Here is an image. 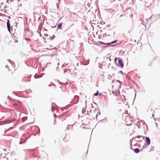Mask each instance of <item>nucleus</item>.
Returning <instances> with one entry per match:
<instances>
[{
  "mask_svg": "<svg viewBox=\"0 0 160 160\" xmlns=\"http://www.w3.org/2000/svg\"><path fill=\"white\" fill-rule=\"evenodd\" d=\"M125 117V120L126 123L128 126H130L132 124V119L130 116L128 114H125L123 115Z\"/></svg>",
  "mask_w": 160,
  "mask_h": 160,
  "instance_id": "nucleus-1",
  "label": "nucleus"
},
{
  "mask_svg": "<svg viewBox=\"0 0 160 160\" xmlns=\"http://www.w3.org/2000/svg\"><path fill=\"white\" fill-rule=\"evenodd\" d=\"M18 42V40L15 39V37H13L9 43V45L10 47H14L16 46Z\"/></svg>",
  "mask_w": 160,
  "mask_h": 160,
  "instance_id": "nucleus-2",
  "label": "nucleus"
},
{
  "mask_svg": "<svg viewBox=\"0 0 160 160\" xmlns=\"http://www.w3.org/2000/svg\"><path fill=\"white\" fill-rule=\"evenodd\" d=\"M145 138L146 139L148 145H149L150 144V140L149 138L148 137H145V136L142 137L143 139H144Z\"/></svg>",
  "mask_w": 160,
  "mask_h": 160,
  "instance_id": "nucleus-3",
  "label": "nucleus"
},
{
  "mask_svg": "<svg viewBox=\"0 0 160 160\" xmlns=\"http://www.w3.org/2000/svg\"><path fill=\"white\" fill-rule=\"evenodd\" d=\"M116 42H117V41H114L112 42H111L110 43H104L103 42H98L99 43H102V44H104V45H110L111 44L114 43H116Z\"/></svg>",
  "mask_w": 160,
  "mask_h": 160,
  "instance_id": "nucleus-4",
  "label": "nucleus"
},
{
  "mask_svg": "<svg viewBox=\"0 0 160 160\" xmlns=\"http://www.w3.org/2000/svg\"><path fill=\"white\" fill-rule=\"evenodd\" d=\"M117 84L116 87L118 89H120L121 87V82L119 80H117Z\"/></svg>",
  "mask_w": 160,
  "mask_h": 160,
  "instance_id": "nucleus-5",
  "label": "nucleus"
},
{
  "mask_svg": "<svg viewBox=\"0 0 160 160\" xmlns=\"http://www.w3.org/2000/svg\"><path fill=\"white\" fill-rule=\"evenodd\" d=\"M112 92L113 95L116 96H118L120 94V92L118 90H117L115 91H112Z\"/></svg>",
  "mask_w": 160,
  "mask_h": 160,
  "instance_id": "nucleus-6",
  "label": "nucleus"
},
{
  "mask_svg": "<svg viewBox=\"0 0 160 160\" xmlns=\"http://www.w3.org/2000/svg\"><path fill=\"white\" fill-rule=\"evenodd\" d=\"M118 63L120 65L121 68H122L124 66V64L122 61L121 60L119 59L118 61Z\"/></svg>",
  "mask_w": 160,
  "mask_h": 160,
  "instance_id": "nucleus-7",
  "label": "nucleus"
},
{
  "mask_svg": "<svg viewBox=\"0 0 160 160\" xmlns=\"http://www.w3.org/2000/svg\"><path fill=\"white\" fill-rule=\"evenodd\" d=\"M7 26L8 30L10 32V21L9 20H8L7 22Z\"/></svg>",
  "mask_w": 160,
  "mask_h": 160,
  "instance_id": "nucleus-8",
  "label": "nucleus"
},
{
  "mask_svg": "<svg viewBox=\"0 0 160 160\" xmlns=\"http://www.w3.org/2000/svg\"><path fill=\"white\" fill-rule=\"evenodd\" d=\"M139 149L138 148H136L134 149V152L136 153H138L139 152Z\"/></svg>",
  "mask_w": 160,
  "mask_h": 160,
  "instance_id": "nucleus-9",
  "label": "nucleus"
},
{
  "mask_svg": "<svg viewBox=\"0 0 160 160\" xmlns=\"http://www.w3.org/2000/svg\"><path fill=\"white\" fill-rule=\"evenodd\" d=\"M142 137L143 136H142L139 135V136H137L136 137H134L133 138L134 139H136V138H141V137L142 138Z\"/></svg>",
  "mask_w": 160,
  "mask_h": 160,
  "instance_id": "nucleus-10",
  "label": "nucleus"
},
{
  "mask_svg": "<svg viewBox=\"0 0 160 160\" xmlns=\"http://www.w3.org/2000/svg\"><path fill=\"white\" fill-rule=\"evenodd\" d=\"M62 23H59L58 26V28H60V27L62 26Z\"/></svg>",
  "mask_w": 160,
  "mask_h": 160,
  "instance_id": "nucleus-11",
  "label": "nucleus"
},
{
  "mask_svg": "<svg viewBox=\"0 0 160 160\" xmlns=\"http://www.w3.org/2000/svg\"><path fill=\"white\" fill-rule=\"evenodd\" d=\"M98 92H99L98 91H97V92L94 93V96H97L98 94Z\"/></svg>",
  "mask_w": 160,
  "mask_h": 160,
  "instance_id": "nucleus-12",
  "label": "nucleus"
},
{
  "mask_svg": "<svg viewBox=\"0 0 160 160\" xmlns=\"http://www.w3.org/2000/svg\"><path fill=\"white\" fill-rule=\"evenodd\" d=\"M66 137L65 138H64L63 140H64L65 142H67V141H66V139H66ZM68 141V140L67 141Z\"/></svg>",
  "mask_w": 160,
  "mask_h": 160,
  "instance_id": "nucleus-13",
  "label": "nucleus"
},
{
  "mask_svg": "<svg viewBox=\"0 0 160 160\" xmlns=\"http://www.w3.org/2000/svg\"><path fill=\"white\" fill-rule=\"evenodd\" d=\"M117 60V58H115L114 59L115 62H116V61Z\"/></svg>",
  "mask_w": 160,
  "mask_h": 160,
  "instance_id": "nucleus-14",
  "label": "nucleus"
},
{
  "mask_svg": "<svg viewBox=\"0 0 160 160\" xmlns=\"http://www.w3.org/2000/svg\"><path fill=\"white\" fill-rule=\"evenodd\" d=\"M34 77H35V78H38V77H37L36 75H35V76H34Z\"/></svg>",
  "mask_w": 160,
  "mask_h": 160,
  "instance_id": "nucleus-15",
  "label": "nucleus"
},
{
  "mask_svg": "<svg viewBox=\"0 0 160 160\" xmlns=\"http://www.w3.org/2000/svg\"><path fill=\"white\" fill-rule=\"evenodd\" d=\"M45 35L46 36H48V34H45Z\"/></svg>",
  "mask_w": 160,
  "mask_h": 160,
  "instance_id": "nucleus-16",
  "label": "nucleus"
},
{
  "mask_svg": "<svg viewBox=\"0 0 160 160\" xmlns=\"http://www.w3.org/2000/svg\"><path fill=\"white\" fill-rule=\"evenodd\" d=\"M54 116L55 117H56V115L54 114Z\"/></svg>",
  "mask_w": 160,
  "mask_h": 160,
  "instance_id": "nucleus-17",
  "label": "nucleus"
},
{
  "mask_svg": "<svg viewBox=\"0 0 160 160\" xmlns=\"http://www.w3.org/2000/svg\"><path fill=\"white\" fill-rule=\"evenodd\" d=\"M24 119H25V117H24L23 119H24Z\"/></svg>",
  "mask_w": 160,
  "mask_h": 160,
  "instance_id": "nucleus-18",
  "label": "nucleus"
},
{
  "mask_svg": "<svg viewBox=\"0 0 160 160\" xmlns=\"http://www.w3.org/2000/svg\"><path fill=\"white\" fill-rule=\"evenodd\" d=\"M24 119H25V117H24L23 119H24Z\"/></svg>",
  "mask_w": 160,
  "mask_h": 160,
  "instance_id": "nucleus-19",
  "label": "nucleus"
},
{
  "mask_svg": "<svg viewBox=\"0 0 160 160\" xmlns=\"http://www.w3.org/2000/svg\"><path fill=\"white\" fill-rule=\"evenodd\" d=\"M122 15H121L120 16V17L122 16Z\"/></svg>",
  "mask_w": 160,
  "mask_h": 160,
  "instance_id": "nucleus-20",
  "label": "nucleus"
},
{
  "mask_svg": "<svg viewBox=\"0 0 160 160\" xmlns=\"http://www.w3.org/2000/svg\"><path fill=\"white\" fill-rule=\"evenodd\" d=\"M1 153L0 152V155H1Z\"/></svg>",
  "mask_w": 160,
  "mask_h": 160,
  "instance_id": "nucleus-21",
  "label": "nucleus"
}]
</instances>
